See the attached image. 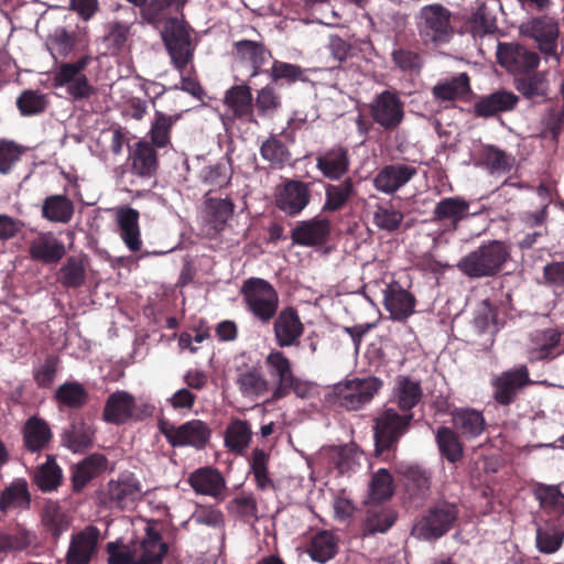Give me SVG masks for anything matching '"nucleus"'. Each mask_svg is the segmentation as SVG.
<instances>
[{
	"label": "nucleus",
	"instance_id": "obj_56",
	"mask_svg": "<svg viewBox=\"0 0 564 564\" xmlns=\"http://www.w3.org/2000/svg\"><path fill=\"white\" fill-rule=\"evenodd\" d=\"M260 155L272 169L281 170L291 160V152L278 135L271 134L260 147Z\"/></svg>",
	"mask_w": 564,
	"mask_h": 564
},
{
	"label": "nucleus",
	"instance_id": "obj_51",
	"mask_svg": "<svg viewBox=\"0 0 564 564\" xmlns=\"http://www.w3.org/2000/svg\"><path fill=\"white\" fill-rule=\"evenodd\" d=\"M63 480L62 468L56 463L54 455H47L46 462L34 471L33 481L43 492L56 490Z\"/></svg>",
	"mask_w": 564,
	"mask_h": 564
},
{
	"label": "nucleus",
	"instance_id": "obj_62",
	"mask_svg": "<svg viewBox=\"0 0 564 564\" xmlns=\"http://www.w3.org/2000/svg\"><path fill=\"white\" fill-rule=\"evenodd\" d=\"M93 62L90 54H84L76 62L62 63L54 72L53 86L64 87L82 76L86 67Z\"/></svg>",
	"mask_w": 564,
	"mask_h": 564
},
{
	"label": "nucleus",
	"instance_id": "obj_60",
	"mask_svg": "<svg viewBox=\"0 0 564 564\" xmlns=\"http://www.w3.org/2000/svg\"><path fill=\"white\" fill-rule=\"evenodd\" d=\"M135 8L140 9L142 22L153 26H159L161 23L165 24L167 20L175 18L171 17L175 11L167 0H144L143 4L135 6Z\"/></svg>",
	"mask_w": 564,
	"mask_h": 564
},
{
	"label": "nucleus",
	"instance_id": "obj_20",
	"mask_svg": "<svg viewBox=\"0 0 564 564\" xmlns=\"http://www.w3.org/2000/svg\"><path fill=\"white\" fill-rule=\"evenodd\" d=\"M523 36L533 39L539 50L549 56H556V39L558 35L557 23L547 17H536L520 25Z\"/></svg>",
	"mask_w": 564,
	"mask_h": 564
},
{
	"label": "nucleus",
	"instance_id": "obj_27",
	"mask_svg": "<svg viewBox=\"0 0 564 564\" xmlns=\"http://www.w3.org/2000/svg\"><path fill=\"white\" fill-rule=\"evenodd\" d=\"M130 170L133 174L151 178L155 176L159 169L156 148L148 140H139L133 144L129 154Z\"/></svg>",
	"mask_w": 564,
	"mask_h": 564
},
{
	"label": "nucleus",
	"instance_id": "obj_22",
	"mask_svg": "<svg viewBox=\"0 0 564 564\" xmlns=\"http://www.w3.org/2000/svg\"><path fill=\"white\" fill-rule=\"evenodd\" d=\"M310 200V184L299 180H286L275 196L276 207L289 216L299 215Z\"/></svg>",
	"mask_w": 564,
	"mask_h": 564
},
{
	"label": "nucleus",
	"instance_id": "obj_43",
	"mask_svg": "<svg viewBox=\"0 0 564 564\" xmlns=\"http://www.w3.org/2000/svg\"><path fill=\"white\" fill-rule=\"evenodd\" d=\"M338 553V539L327 530L317 532L311 539L307 546V554L314 562L325 564Z\"/></svg>",
	"mask_w": 564,
	"mask_h": 564
},
{
	"label": "nucleus",
	"instance_id": "obj_9",
	"mask_svg": "<svg viewBox=\"0 0 564 564\" xmlns=\"http://www.w3.org/2000/svg\"><path fill=\"white\" fill-rule=\"evenodd\" d=\"M452 12L442 4L424 6L420 10L417 30L425 43L445 44L454 35L451 23Z\"/></svg>",
	"mask_w": 564,
	"mask_h": 564
},
{
	"label": "nucleus",
	"instance_id": "obj_1",
	"mask_svg": "<svg viewBox=\"0 0 564 564\" xmlns=\"http://www.w3.org/2000/svg\"><path fill=\"white\" fill-rule=\"evenodd\" d=\"M511 260V247L502 240L482 242L475 250L462 257L457 269L469 279L495 278Z\"/></svg>",
	"mask_w": 564,
	"mask_h": 564
},
{
	"label": "nucleus",
	"instance_id": "obj_38",
	"mask_svg": "<svg viewBox=\"0 0 564 564\" xmlns=\"http://www.w3.org/2000/svg\"><path fill=\"white\" fill-rule=\"evenodd\" d=\"M423 398L421 382L409 376H399L393 388V400L402 413H412Z\"/></svg>",
	"mask_w": 564,
	"mask_h": 564
},
{
	"label": "nucleus",
	"instance_id": "obj_34",
	"mask_svg": "<svg viewBox=\"0 0 564 564\" xmlns=\"http://www.w3.org/2000/svg\"><path fill=\"white\" fill-rule=\"evenodd\" d=\"M24 448L34 454L46 449L53 438L48 423L39 417H29L22 429Z\"/></svg>",
	"mask_w": 564,
	"mask_h": 564
},
{
	"label": "nucleus",
	"instance_id": "obj_3",
	"mask_svg": "<svg viewBox=\"0 0 564 564\" xmlns=\"http://www.w3.org/2000/svg\"><path fill=\"white\" fill-rule=\"evenodd\" d=\"M264 364L272 380V401L284 399L291 393L301 399L310 395L311 387L294 375L291 360L282 350H271Z\"/></svg>",
	"mask_w": 564,
	"mask_h": 564
},
{
	"label": "nucleus",
	"instance_id": "obj_36",
	"mask_svg": "<svg viewBox=\"0 0 564 564\" xmlns=\"http://www.w3.org/2000/svg\"><path fill=\"white\" fill-rule=\"evenodd\" d=\"M452 422L456 432L466 440L480 436L487 427L482 412L471 408L455 409Z\"/></svg>",
	"mask_w": 564,
	"mask_h": 564
},
{
	"label": "nucleus",
	"instance_id": "obj_64",
	"mask_svg": "<svg viewBox=\"0 0 564 564\" xmlns=\"http://www.w3.org/2000/svg\"><path fill=\"white\" fill-rule=\"evenodd\" d=\"M534 495L540 506L547 513L560 517L564 514V494L555 486H539Z\"/></svg>",
	"mask_w": 564,
	"mask_h": 564
},
{
	"label": "nucleus",
	"instance_id": "obj_16",
	"mask_svg": "<svg viewBox=\"0 0 564 564\" xmlns=\"http://www.w3.org/2000/svg\"><path fill=\"white\" fill-rule=\"evenodd\" d=\"M564 354L563 333L555 328L538 329L530 334L527 357L531 364L552 361Z\"/></svg>",
	"mask_w": 564,
	"mask_h": 564
},
{
	"label": "nucleus",
	"instance_id": "obj_19",
	"mask_svg": "<svg viewBox=\"0 0 564 564\" xmlns=\"http://www.w3.org/2000/svg\"><path fill=\"white\" fill-rule=\"evenodd\" d=\"M383 292V307L392 321L403 322L415 313L416 299L397 280L386 284Z\"/></svg>",
	"mask_w": 564,
	"mask_h": 564
},
{
	"label": "nucleus",
	"instance_id": "obj_44",
	"mask_svg": "<svg viewBox=\"0 0 564 564\" xmlns=\"http://www.w3.org/2000/svg\"><path fill=\"white\" fill-rule=\"evenodd\" d=\"M251 88L247 85H236L229 88L224 98L225 105L234 118L243 119L253 113Z\"/></svg>",
	"mask_w": 564,
	"mask_h": 564
},
{
	"label": "nucleus",
	"instance_id": "obj_57",
	"mask_svg": "<svg viewBox=\"0 0 564 564\" xmlns=\"http://www.w3.org/2000/svg\"><path fill=\"white\" fill-rule=\"evenodd\" d=\"M76 43V32L68 31L64 26H57L47 35L45 45L54 61H57L58 57L68 56Z\"/></svg>",
	"mask_w": 564,
	"mask_h": 564
},
{
	"label": "nucleus",
	"instance_id": "obj_17",
	"mask_svg": "<svg viewBox=\"0 0 564 564\" xmlns=\"http://www.w3.org/2000/svg\"><path fill=\"white\" fill-rule=\"evenodd\" d=\"M271 323L278 347L289 348L300 346L305 327L296 307L285 306L280 311L278 310Z\"/></svg>",
	"mask_w": 564,
	"mask_h": 564
},
{
	"label": "nucleus",
	"instance_id": "obj_55",
	"mask_svg": "<svg viewBox=\"0 0 564 564\" xmlns=\"http://www.w3.org/2000/svg\"><path fill=\"white\" fill-rule=\"evenodd\" d=\"M236 384L246 398H258L269 390V382L260 369L251 367L238 373Z\"/></svg>",
	"mask_w": 564,
	"mask_h": 564
},
{
	"label": "nucleus",
	"instance_id": "obj_10",
	"mask_svg": "<svg viewBox=\"0 0 564 564\" xmlns=\"http://www.w3.org/2000/svg\"><path fill=\"white\" fill-rule=\"evenodd\" d=\"M367 108L372 121L387 132L398 130L405 118L404 101L395 89L377 94Z\"/></svg>",
	"mask_w": 564,
	"mask_h": 564
},
{
	"label": "nucleus",
	"instance_id": "obj_37",
	"mask_svg": "<svg viewBox=\"0 0 564 564\" xmlns=\"http://www.w3.org/2000/svg\"><path fill=\"white\" fill-rule=\"evenodd\" d=\"M514 87L523 98L540 104L547 99L549 80L544 72L533 70L514 77Z\"/></svg>",
	"mask_w": 564,
	"mask_h": 564
},
{
	"label": "nucleus",
	"instance_id": "obj_21",
	"mask_svg": "<svg viewBox=\"0 0 564 564\" xmlns=\"http://www.w3.org/2000/svg\"><path fill=\"white\" fill-rule=\"evenodd\" d=\"M235 205L229 198H218L206 194L203 209V225L209 238H216L227 227L234 215Z\"/></svg>",
	"mask_w": 564,
	"mask_h": 564
},
{
	"label": "nucleus",
	"instance_id": "obj_13",
	"mask_svg": "<svg viewBox=\"0 0 564 564\" xmlns=\"http://www.w3.org/2000/svg\"><path fill=\"white\" fill-rule=\"evenodd\" d=\"M469 208V200L463 196L445 197L437 202L432 212L431 221L440 227L438 238L457 231L462 221L473 215Z\"/></svg>",
	"mask_w": 564,
	"mask_h": 564
},
{
	"label": "nucleus",
	"instance_id": "obj_30",
	"mask_svg": "<svg viewBox=\"0 0 564 564\" xmlns=\"http://www.w3.org/2000/svg\"><path fill=\"white\" fill-rule=\"evenodd\" d=\"M330 221L326 218H312L301 221L292 230L291 238L294 243L305 247L318 246L326 242L330 234Z\"/></svg>",
	"mask_w": 564,
	"mask_h": 564
},
{
	"label": "nucleus",
	"instance_id": "obj_58",
	"mask_svg": "<svg viewBox=\"0 0 564 564\" xmlns=\"http://www.w3.org/2000/svg\"><path fill=\"white\" fill-rule=\"evenodd\" d=\"M86 278L84 261L75 256L68 257L57 272V281L66 289L82 288Z\"/></svg>",
	"mask_w": 564,
	"mask_h": 564
},
{
	"label": "nucleus",
	"instance_id": "obj_28",
	"mask_svg": "<svg viewBox=\"0 0 564 564\" xmlns=\"http://www.w3.org/2000/svg\"><path fill=\"white\" fill-rule=\"evenodd\" d=\"M135 398L123 390L109 394L105 402L102 420L109 424L121 425L132 420Z\"/></svg>",
	"mask_w": 564,
	"mask_h": 564
},
{
	"label": "nucleus",
	"instance_id": "obj_11",
	"mask_svg": "<svg viewBox=\"0 0 564 564\" xmlns=\"http://www.w3.org/2000/svg\"><path fill=\"white\" fill-rule=\"evenodd\" d=\"M113 11L120 12L124 19H113L104 24L101 43L109 55L118 56L130 47L132 26L138 21V13L134 8L124 4H117Z\"/></svg>",
	"mask_w": 564,
	"mask_h": 564
},
{
	"label": "nucleus",
	"instance_id": "obj_63",
	"mask_svg": "<svg viewBox=\"0 0 564 564\" xmlns=\"http://www.w3.org/2000/svg\"><path fill=\"white\" fill-rule=\"evenodd\" d=\"M394 494L393 478L386 468L378 469L371 477L369 498L373 503H382Z\"/></svg>",
	"mask_w": 564,
	"mask_h": 564
},
{
	"label": "nucleus",
	"instance_id": "obj_5",
	"mask_svg": "<svg viewBox=\"0 0 564 564\" xmlns=\"http://www.w3.org/2000/svg\"><path fill=\"white\" fill-rule=\"evenodd\" d=\"M191 32L192 28L183 19L178 18L167 20L161 32L171 64L182 74L193 63L196 50Z\"/></svg>",
	"mask_w": 564,
	"mask_h": 564
},
{
	"label": "nucleus",
	"instance_id": "obj_8",
	"mask_svg": "<svg viewBox=\"0 0 564 564\" xmlns=\"http://www.w3.org/2000/svg\"><path fill=\"white\" fill-rule=\"evenodd\" d=\"M158 429L172 447H194L203 449L212 436L208 424L194 419L178 426L162 417L158 421Z\"/></svg>",
	"mask_w": 564,
	"mask_h": 564
},
{
	"label": "nucleus",
	"instance_id": "obj_48",
	"mask_svg": "<svg viewBox=\"0 0 564 564\" xmlns=\"http://www.w3.org/2000/svg\"><path fill=\"white\" fill-rule=\"evenodd\" d=\"M56 402L70 410H79L89 401V393L78 381H66L62 383L54 393Z\"/></svg>",
	"mask_w": 564,
	"mask_h": 564
},
{
	"label": "nucleus",
	"instance_id": "obj_23",
	"mask_svg": "<svg viewBox=\"0 0 564 564\" xmlns=\"http://www.w3.org/2000/svg\"><path fill=\"white\" fill-rule=\"evenodd\" d=\"M316 169L330 181L341 180L350 169L349 149L341 144H334L316 155Z\"/></svg>",
	"mask_w": 564,
	"mask_h": 564
},
{
	"label": "nucleus",
	"instance_id": "obj_7",
	"mask_svg": "<svg viewBox=\"0 0 564 564\" xmlns=\"http://www.w3.org/2000/svg\"><path fill=\"white\" fill-rule=\"evenodd\" d=\"M382 381L377 377L354 378L334 386L333 404L347 411H357L370 403L381 390Z\"/></svg>",
	"mask_w": 564,
	"mask_h": 564
},
{
	"label": "nucleus",
	"instance_id": "obj_52",
	"mask_svg": "<svg viewBox=\"0 0 564 564\" xmlns=\"http://www.w3.org/2000/svg\"><path fill=\"white\" fill-rule=\"evenodd\" d=\"M31 503L28 482L24 479L12 481L0 496V511L7 512L10 509H28Z\"/></svg>",
	"mask_w": 564,
	"mask_h": 564
},
{
	"label": "nucleus",
	"instance_id": "obj_4",
	"mask_svg": "<svg viewBox=\"0 0 564 564\" xmlns=\"http://www.w3.org/2000/svg\"><path fill=\"white\" fill-rule=\"evenodd\" d=\"M240 294L245 308L254 321L269 325L279 310V294L274 286L261 278H249L243 281Z\"/></svg>",
	"mask_w": 564,
	"mask_h": 564
},
{
	"label": "nucleus",
	"instance_id": "obj_32",
	"mask_svg": "<svg viewBox=\"0 0 564 564\" xmlns=\"http://www.w3.org/2000/svg\"><path fill=\"white\" fill-rule=\"evenodd\" d=\"M338 183H327L324 186L325 202L323 213H336L343 210L356 196V183L351 177L339 180Z\"/></svg>",
	"mask_w": 564,
	"mask_h": 564
},
{
	"label": "nucleus",
	"instance_id": "obj_54",
	"mask_svg": "<svg viewBox=\"0 0 564 564\" xmlns=\"http://www.w3.org/2000/svg\"><path fill=\"white\" fill-rule=\"evenodd\" d=\"M252 432L250 424L243 420H232L225 432L226 447L237 454H243L251 442Z\"/></svg>",
	"mask_w": 564,
	"mask_h": 564
},
{
	"label": "nucleus",
	"instance_id": "obj_40",
	"mask_svg": "<svg viewBox=\"0 0 564 564\" xmlns=\"http://www.w3.org/2000/svg\"><path fill=\"white\" fill-rule=\"evenodd\" d=\"M236 55L242 63L251 66V76H257L264 73L261 67L271 57V52L262 42L240 40L234 44Z\"/></svg>",
	"mask_w": 564,
	"mask_h": 564
},
{
	"label": "nucleus",
	"instance_id": "obj_6",
	"mask_svg": "<svg viewBox=\"0 0 564 564\" xmlns=\"http://www.w3.org/2000/svg\"><path fill=\"white\" fill-rule=\"evenodd\" d=\"M459 507L455 502L438 500L430 506L413 527V534L425 541H436L456 525Z\"/></svg>",
	"mask_w": 564,
	"mask_h": 564
},
{
	"label": "nucleus",
	"instance_id": "obj_12",
	"mask_svg": "<svg viewBox=\"0 0 564 564\" xmlns=\"http://www.w3.org/2000/svg\"><path fill=\"white\" fill-rule=\"evenodd\" d=\"M533 384L527 365H518L502 371L491 380L492 398L497 404L509 406L516 402L519 393Z\"/></svg>",
	"mask_w": 564,
	"mask_h": 564
},
{
	"label": "nucleus",
	"instance_id": "obj_46",
	"mask_svg": "<svg viewBox=\"0 0 564 564\" xmlns=\"http://www.w3.org/2000/svg\"><path fill=\"white\" fill-rule=\"evenodd\" d=\"M435 441L438 452L447 462L456 464L464 456V445L460 435L453 429L447 426L438 427Z\"/></svg>",
	"mask_w": 564,
	"mask_h": 564
},
{
	"label": "nucleus",
	"instance_id": "obj_24",
	"mask_svg": "<svg viewBox=\"0 0 564 564\" xmlns=\"http://www.w3.org/2000/svg\"><path fill=\"white\" fill-rule=\"evenodd\" d=\"M417 169L405 163H393L381 167L372 180L373 187L387 195H393L406 185L415 175Z\"/></svg>",
	"mask_w": 564,
	"mask_h": 564
},
{
	"label": "nucleus",
	"instance_id": "obj_59",
	"mask_svg": "<svg viewBox=\"0 0 564 564\" xmlns=\"http://www.w3.org/2000/svg\"><path fill=\"white\" fill-rule=\"evenodd\" d=\"M480 160L491 174L509 173L514 165V158L510 153L492 144L482 148Z\"/></svg>",
	"mask_w": 564,
	"mask_h": 564
},
{
	"label": "nucleus",
	"instance_id": "obj_25",
	"mask_svg": "<svg viewBox=\"0 0 564 564\" xmlns=\"http://www.w3.org/2000/svg\"><path fill=\"white\" fill-rule=\"evenodd\" d=\"M402 476L404 492L414 502L425 501L431 494L432 476L429 470L416 465L404 466L399 469Z\"/></svg>",
	"mask_w": 564,
	"mask_h": 564
},
{
	"label": "nucleus",
	"instance_id": "obj_50",
	"mask_svg": "<svg viewBox=\"0 0 564 564\" xmlns=\"http://www.w3.org/2000/svg\"><path fill=\"white\" fill-rule=\"evenodd\" d=\"M178 119L180 115L171 116L156 110L148 132L149 142L159 149L170 145L172 128Z\"/></svg>",
	"mask_w": 564,
	"mask_h": 564
},
{
	"label": "nucleus",
	"instance_id": "obj_26",
	"mask_svg": "<svg viewBox=\"0 0 564 564\" xmlns=\"http://www.w3.org/2000/svg\"><path fill=\"white\" fill-rule=\"evenodd\" d=\"M518 102L519 97L514 93L498 89L478 98L474 104V115L479 118H490L501 112L514 110Z\"/></svg>",
	"mask_w": 564,
	"mask_h": 564
},
{
	"label": "nucleus",
	"instance_id": "obj_41",
	"mask_svg": "<svg viewBox=\"0 0 564 564\" xmlns=\"http://www.w3.org/2000/svg\"><path fill=\"white\" fill-rule=\"evenodd\" d=\"M395 511L383 505L370 502L367 507L364 531L366 534L387 532L395 522Z\"/></svg>",
	"mask_w": 564,
	"mask_h": 564
},
{
	"label": "nucleus",
	"instance_id": "obj_29",
	"mask_svg": "<svg viewBox=\"0 0 564 564\" xmlns=\"http://www.w3.org/2000/svg\"><path fill=\"white\" fill-rule=\"evenodd\" d=\"M188 484L196 494L223 499L226 480L221 473L214 467H200L188 477Z\"/></svg>",
	"mask_w": 564,
	"mask_h": 564
},
{
	"label": "nucleus",
	"instance_id": "obj_45",
	"mask_svg": "<svg viewBox=\"0 0 564 564\" xmlns=\"http://www.w3.org/2000/svg\"><path fill=\"white\" fill-rule=\"evenodd\" d=\"M469 32L474 37L494 34L497 30V19L485 1H477L476 8L467 19Z\"/></svg>",
	"mask_w": 564,
	"mask_h": 564
},
{
	"label": "nucleus",
	"instance_id": "obj_61",
	"mask_svg": "<svg viewBox=\"0 0 564 564\" xmlns=\"http://www.w3.org/2000/svg\"><path fill=\"white\" fill-rule=\"evenodd\" d=\"M272 83L283 86H291L296 82H307L305 69L300 65L274 59L268 72Z\"/></svg>",
	"mask_w": 564,
	"mask_h": 564
},
{
	"label": "nucleus",
	"instance_id": "obj_39",
	"mask_svg": "<svg viewBox=\"0 0 564 564\" xmlns=\"http://www.w3.org/2000/svg\"><path fill=\"white\" fill-rule=\"evenodd\" d=\"M139 217V212L131 207H123L117 212L120 237L132 252L140 251L142 247Z\"/></svg>",
	"mask_w": 564,
	"mask_h": 564
},
{
	"label": "nucleus",
	"instance_id": "obj_33",
	"mask_svg": "<svg viewBox=\"0 0 564 564\" xmlns=\"http://www.w3.org/2000/svg\"><path fill=\"white\" fill-rule=\"evenodd\" d=\"M95 430L84 419L74 420L64 429L61 443L73 453H86L94 445Z\"/></svg>",
	"mask_w": 564,
	"mask_h": 564
},
{
	"label": "nucleus",
	"instance_id": "obj_2",
	"mask_svg": "<svg viewBox=\"0 0 564 564\" xmlns=\"http://www.w3.org/2000/svg\"><path fill=\"white\" fill-rule=\"evenodd\" d=\"M413 413H399L386 408L375 419V455L384 462L394 458L400 440L409 432Z\"/></svg>",
	"mask_w": 564,
	"mask_h": 564
},
{
	"label": "nucleus",
	"instance_id": "obj_15",
	"mask_svg": "<svg viewBox=\"0 0 564 564\" xmlns=\"http://www.w3.org/2000/svg\"><path fill=\"white\" fill-rule=\"evenodd\" d=\"M497 62L514 77L535 70L540 56L518 43L499 42L497 45Z\"/></svg>",
	"mask_w": 564,
	"mask_h": 564
},
{
	"label": "nucleus",
	"instance_id": "obj_18",
	"mask_svg": "<svg viewBox=\"0 0 564 564\" xmlns=\"http://www.w3.org/2000/svg\"><path fill=\"white\" fill-rule=\"evenodd\" d=\"M100 531L95 525H87L70 536L65 555V564H90L97 555Z\"/></svg>",
	"mask_w": 564,
	"mask_h": 564
},
{
	"label": "nucleus",
	"instance_id": "obj_42",
	"mask_svg": "<svg viewBox=\"0 0 564 564\" xmlns=\"http://www.w3.org/2000/svg\"><path fill=\"white\" fill-rule=\"evenodd\" d=\"M167 551L169 546L163 541L161 533L149 527L140 544L138 564H162Z\"/></svg>",
	"mask_w": 564,
	"mask_h": 564
},
{
	"label": "nucleus",
	"instance_id": "obj_31",
	"mask_svg": "<svg viewBox=\"0 0 564 564\" xmlns=\"http://www.w3.org/2000/svg\"><path fill=\"white\" fill-rule=\"evenodd\" d=\"M29 253L33 260L43 264H55L64 258L66 249L52 232H45L31 241Z\"/></svg>",
	"mask_w": 564,
	"mask_h": 564
},
{
	"label": "nucleus",
	"instance_id": "obj_47",
	"mask_svg": "<svg viewBox=\"0 0 564 564\" xmlns=\"http://www.w3.org/2000/svg\"><path fill=\"white\" fill-rule=\"evenodd\" d=\"M470 91V79L466 73H460L449 79L437 83L433 89V97L441 101H453L464 97Z\"/></svg>",
	"mask_w": 564,
	"mask_h": 564
},
{
	"label": "nucleus",
	"instance_id": "obj_35",
	"mask_svg": "<svg viewBox=\"0 0 564 564\" xmlns=\"http://www.w3.org/2000/svg\"><path fill=\"white\" fill-rule=\"evenodd\" d=\"M107 466L102 454L94 453L85 457L72 468V490L79 494L90 480L100 475Z\"/></svg>",
	"mask_w": 564,
	"mask_h": 564
},
{
	"label": "nucleus",
	"instance_id": "obj_53",
	"mask_svg": "<svg viewBox=\"0 0 564 564\" xmlns=\"http://www.w3.org/2000/svg\"><path fill=\"white\" fill-rule=\"evenodd\" d=\"M390 56L394 67L403 74L419 75L424 65L421 53L408 45H397Z\"/></svg>",
	"mask_w": 564,
	"mask_h": 564
},
{
	"label": "nucleus",
	"instance_id": "obj_49",
	"mask_svg": "<svg viewBox=\"0 0 564 564\" xmlns=\"http://www.w3.org/2000/svg\"><path fill=\"white\" fill-rule=\"evenodd\" d=\"M73 215L74 204L66 195H51L43 202L42 216L50 221L67 224Z\"/></svg>",
	"mask_w": 564,
	"mask_h": 564
},
{
	"label": "nucleus",
	"instance_id": "obj_14",
	"mask_svg": "<svg viewBox=\"0 0 564 564\" xmlns=\"http://www.w3.org/2000/svg\"><path fill=\"white\" fill-rule=\"evenodd\" d=\"M141 492V484L135 475L131 471H123L117 479L108 481L100 494V502L110 509L124 510L140 498Z\"/></svg>",
	"mask_w": 564,
	"mask_h": 564
}]
</instances>
